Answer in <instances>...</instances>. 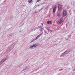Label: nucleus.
Returning a JSON list of instances; mask_svg holds the SVG:
<instances>
[{
	"label": "nucleus",
	"instance_id": "16",
	"mask_svg": "<svg viewBox=\"0 0 75 75\" xmlns=\"http://www.w3.org/2000/svg\"><path fill=\"white\" fill-rule=\"evenodd\" d=\"M67 51H66L65 52H64L63 53L64 54H67Z\"/></svg>",
	"mask_w": 75,
	"mask_h": 75
},
{
	"label": "nucleus",
	"instance_id": "22",
	"mask_svg": "<svg viewBox=\"0 0 75 75\" xmlns=\"http://www.w3.org/2000/svg\"><path fill=\"white\" fill-rule=\"evenodd\" d=\"M40 1V0H37V2H39V1Z\"/></svg>",
	"mask_w": 75,
	"mask_h": 75
},
{
	"label": "nucleus",
	"instance_id": "24",
	"mask_svg": "<svg viewBox=\"0 0 75 75\" xmlns=\"http://www.w3.org/2000/svg\"><path fill=\"white\" fill-rule=\"evenodd\" d=\"M66 27H67V26H68V25L67 24H66Z\"/></svg>",
	"mask_w": 75,
	"mask_h": 75
},
{
	"label": "nucleus",
	"instance_id": "19",
	"mask_svg": "<svg viewBox=\"0 0 75 75\" xmlns=\"http://www.w3.org/2000/svg\"><path fill=\"white\" fill-rule=\"evenodd\" d=\"M38 29V28H35V29H34V31H35V30H37Z\"/></svg>",
	"mask_w": 75,
	"mask_h": 75
},
{
	"label": "nucleus",
	"instance_id": "6",
	"mask_svg": "<svg viewBox=\"0 0 75 75\" xmlns=\"http://www.w3.org/2000/svg\"><path fill=\"white\" fill-rule=\"evenodd\" d=\"M57 8V6H55L52 8L53 13H54L55 12V9Z\"/></svg>",
	"mask_w": 75,
	"mask_h": 75
},
{
	"label": "nucleus",
	"instance_id": "11",
	"mask_svg": "<svg viewBox=\"0 0 75 75\" xmlns=\"http://www.w3.org/2000/svg\"><path fill=\"white\" fill-rule=\"evenodd\" d=\"M47 30H48V31H49V32H50V31H51V30L50 29V27L47 28Z\"/></svg>",
	"mask_w": 75,
	"mask_h": 75
},
{
	"label": "nucleus",
	"instance_id": "7",
	"mask_svg": "<svg viewBox=\"0 0 75 75\" xmlns=\"http://www.w3.org/2000/svg\"><path fill=\"white\" fill-rule=\"evenodd\" d=\"M47 24H52V21H47Z\"/></svg>",
	"mask_w": 75,
	"mask_h": 75
},
{
	"label": "nucleus",
	"instance_id": "1",
	"mask_svg": "<svg viewBox=\"0 0 75 75\" xmlns=\"http://www.w3.org/2000/svg\"><path fill=\"white\" fill-rule=\"evenodd\" d=\"M13 48H14V46L13 45L9 46L7 50L8 52H10L13 49Z\"/></svg>",
	"mask_w": 75,
	"mask_h": 75
},
{
	"label": "nucleus",
	"instance_id": "9",
	"mask_svg": "<svg viewBox=\"0 0 75 75\" xmlns=\"http://www.w3.org/2000/svg\"><path fill=\"white\" fill-rule=\"evenodd\" d=\"M29 67L28 66H26L25 67V69L26 70H27L28 69H29Z\"/></svg>",
	"mask_w": 75,
	"mask_h": 75
},
{
	"label": "nucleus",
	"instance_id": "29",
	"mask_svg": "<svg viewBox=\"0 0 75 75\" xmlns=\"http://www.w3.org/2000/svg\"><path fill=\"white\" fill-rule=\"evenodd\" d=\"M41 24H42V25H43V24L42 23H41Z\"/></svg>",
	"mask_w": 75,
	"mask_h": 75
},
{
	"label": "nucleus",
	"instance_id": "28",
	"mask_svg": "<svg viewBox=\"0 0 75 75\" xmlns=\"http://www.w3.org/2000/svg\"><path fill=\"white\" fill-rule=\"evenodd\" d=\"M24 70H25V69H23V71H21V72H22V71H24Z\"/></svg>",
	"mask_w": 75,
	"mask_h": 75
},
{
	"label": "nucleus",
	"instance_id": "21",
	"mask_svg": "<svg viewBox=\"0 0 75 75\" xmlns=\"http://www.w3.org/2000/svg\"><path fill=\"white\" fill-rule=\"evenodd\" d=\"M42 29H43V28H40V31H41H41H42Z\"/></svg>",
	"mask_w": 75,
	"mask_h": 75
},
{
	"label": "nucleus",
	"instance_id": "27",
	"mask_svg": "<svg viewBox=\"0 0 75 75\" xmlns=\"http://www.w3.org/2000/svg\"><path fill=\"white\" fill-rule=\"evenodd\" d=\"M41 9H40V10H39V11H41Z\"/></svg>",
	"mask_w": 75,
	"mask_h": 75
},
{
	"label": "nucleus",
	"instance_id": "15",
	"mask_svg": "<svg viewBox=\"0 0 75 75\" xmlns=\"http://www.w3.org/2000/svg\"><path fill=\"white\" fill-rule=\"evenodd\" d=\"M41 36V34H40L39 35H38L37 37V38H38L40 37V36Z\"/></svg>",
	"mask_w": 75,
	"mask_h": 75
},
{
	"label": "nucleus",
	"instance_id": "32",
	"mask_svg": "<svg viewBox=\"0 0 75 75\" xmlns=\"http://www.w3.org/2000/svg\"><path fill=\"white\" fill-rule=\"evenodd\" d=\"M45 1H46L47 0H45Z\"/></svg>",
	"mask_w": 75,
	"mask_h": 75
},
{
	"label": "nucleus",
	"instance_id": "4",
	"mask_svg": "<svg viewBox=\"0 0 75 75\" xmlns=\"http://www.w3.org/2000/svg\"><path fill=\"white\" fill-rule=\"evenodd\" d=\"M67 15V11H66V10H64L63 12V17H65Z\"/></svg>",
	"mask_w": 75,
	"mask_h": 75
},
{
	"label": "nucleus",
	"instance_id": "14",
	"mask_svg": "<svg viewBox=\"0 0 75 75\" xmlns=\"http://www.w3.org/2000/svg\"><path fill=\"white\" fill-rule=\"evenodd\" d=\"M66 51H67V54H68V53H69V52H70V51H69V50H67Z\"/></svg>",
	"mask_w": 75,
	"mask_h": 75
},
{
	"label": "nucleus",
	"instance_id": "13",
	"mask_svg": "<svg viewBox=\"0 0 75 75\" xmlns=\"http://www.w3.org/2000/svg\"><path fill=\"white\" fill-rule=\"evenodd\" d=\"M57 23L58 24H61L62 23L60 21L58 22Z\"/></svg>",
	"mask_w": 75,
	"mask_h": 75
},
{
	"label": "nucleus",
	"instance_id": "30",
	"mask_svg": "<svg viewBox=\"0 0 75 75\" xmlns=\"http://www.w3.org/2000/svg\"><path fill=\"white\" fill-rule=\"evenodd\" d=\"M42 8H41V10H42Z\"/></svg>",
	"mask_w": 75,
	"mask_h": 75
},
{
	"label": "nucleus",
	"instance_id": "23",
	"mask_svg": "<svg viewBox=\"0 0 75 75\" xmlns=\"http://www.w3.org/2000/svg\"><path fill=\"white\" fill-rule=\"evenodd\" d=\"M23 64H21V65H20V66H21H21H22V65H23Z\"/></svg>",
	"mask_w": 75,
	"mask_h": 75
},
{
	"label": "nucleus",
	"instance_id": "18",
	"mask_svg": "<svg viewBox=\"0 0 75 75\" xmlns=\"http://www.w3.org/2000/svg\"><path fill=\"white\" fill-rule=\"evenodd\" d=\"M31 1H32V0H29L28 1V2H29V3H31Z\"/></svg>",
	"mask_w": 75,
	"mask_h": 75
},
{
	"label": "nucleus",
	"instance_id": "17",
	"mask_svg": "<svg viewBox=\"0 0 75 75\" xmlns=\"http://www.w3.org/2000/svg\"><path fill=\"white\" fill-rule=\"evenodd\" d=\"M60 21L62 23L63 22V21L62 20V19H61L60 20Z\"/></svg>",
	"mask_w": 75,
	"mask_h": 75
},
{
	"label": "nucleus",
	"instance_id": "10",
	"mask_svg": "<svg viewBox=\"0 0 75 75\" xmlns=\"http://www.w3.org/2000/svg\"><path fill=\"white\" fill-rule=\"evenodd\" d=\"M61 13H59L57 14V16L58 17H60V16H61Z\"/></svg>",
	"mask_w": 75,
	"mask_h": 75
},
{
	"label": "nucleus",
	"instance_id": "26",
	"mask_svg": "<svg viewBox=\"0 0 75 75\" xmlns=\"http://www.w3.org/2000/svg\"><path fill=\"white\" fill-rule=\"evenodd\" d=\"M31 31H32V32H33V30H31Z\"/></svg>",
	"mask_w": 75,
	"mask_h": 75
},
{
	"label": "nucleus",
	"instance_id": "20",
	"mask_svg": "<svg viewBox=\"0 0 75 75\" xmlns=\"http://www.w3.org/2000/svg\"><path fill=\"white\" fill-rule=\"evenodd\" d=\"M45 34H48V33L47 32V31H45Z\"/></svg>",
	"mask_w": 75,
	"mask_h": 75
},
{
	"label": "nucleus",
	"instance_id": "3",
	"mask_svg": "<svg viewBox=\"0 0 75 75\" xmlns=\"http://www.w3.org/2000/svg\"><path fill=\"white\" fill-rule=\"evenodd\" d=\"M7 57H5L3 59H2L0 61V65H1L4 61H5L7 59Z\"/></svg>",
	"mask_w": 75,
	"mask_h": 75
},
{
	"label": "nucleus",
	"instance_id": "2",
	"mask_svg": "<svg viewBox=\"0 0 75 75\" xmlns=\"http://www.w3.org/2000/svg\"><path fill=\"white\" fill-rule=\"evenodd\" d=\"M38 46V43H37L36 44H34L32 45L31 46H30L29 47V48H31L32 49L33 48H34V47H37V46Z\"/></svg>",
	"mask_w": 75,
	"mask_h": 75
},
{
	"label": "nucleus",
	"instance_id": "8",
	"mask_svg": "<svg viewBox=\"0 0 75 75\" xmlns=\"http://www.w3.org/2000/svg\"><path fill=\"white\" fill-rule=\"evenodd\" d=\"M37 39H38V38H37V37L35 38V39H33V40L30 42H34V41H35V40H37Z\"/></svg>",
	"mask_w": 75,
	"mask_h": 75
},
{
	"label": "nucleus",
	"instance_id": "25",
	"mask_svg": "<svg viewBox=\"0 0 75 75\" xmlns=\"http://www.w3.org/2000/svg\"><path fill=\"white\" fill-rule=\"evenodd\" d=\"M40 27H41V26L38 27V28H40Z\"/></svg>",
	"mask_w": 75,
	"mask_h": 75
},
{
	"label": "nucleus",
	"instance_id": "5",
	"mask_svg": "<svg viewBox=\"0 0 75 75\" xmlns=\"http://www.w3.org/2000/svg\"><path fill=\"white\" fill-rule=\"evenodd\" d=\"M58 11H61L62 9V7H61V5L60 4H58Z\"/></svg>",
	"mask_w": 75,
	"mask_h": 75
},
{
	"label": "nucleus",
	"instance_id": "31",
	"mask_svg": "<svg viewBox=\"0 0 75 75\" xmlns=\"http://www.w3.org/2000/svg\"><path fill=\"white\" fill-rule=\"evenodd\" d=\"M40 28H42L41 27H40Z\"/></svg>",
	"mask_w": 75,
	"mask_h": 75
},
{
	"label": "nucleus",
	"instance_id": "12",
	"mask_svg": "<svg viewBox=\"0 0 75 75\" xmlns=\"http://www.w3.org/2000/svg\"><path fill=\"white\" fill-rule=\"evenodd\" d=\"M64 55H65V54L64 53H63L62 54H61L60 56L61 57H63V56H64Z\"/></svg>",
	"mask_w": 75,
	"mask_h": 75
}]
</instances>
